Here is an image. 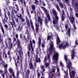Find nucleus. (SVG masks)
<instances>
[{
  "label": "nucleus",
  "mask_w": 78,
  "mask_h": 78,
  "mask_svg": "<svg viewBox=\"0 0 78 78\" xmlns=\"http://www.w3.org/2000/svg\"><path fill=\"white\" fill-rule=\"evenodd\" d=\"M65 60L66 62V67L68 69L69 68V75L71 78H74V76L75 75V72L74 71H72L71 73H70V68L72 67V63L68 59H67V56L66 55H65L64 56Z\"/></svg>",
  "instance_id": "nucleus-1"
},
{
  "label": "nucleus",
  "mask_w": 78,
  "mask_h": 78,
  "mask_svg": "<svg viewBox=\"0 0 78 78\" xmlns=\"http://www.w3.org/2000/svg\"><path fill=\"white\" fill-rule=\"evenodd\" d=\"M69 11H70V14L71 17H70V16L68 15V17L69 19L71 24H72L73 28H74V30H76L77 29V28H76V26L75 25V17L73 16V15L72 14V13L73 12L72 9L70 8L69 9Z\"/></svg>",
  "instance_id": "nucleus-2"
},
{
  "label": "nucleus",
  "mask_w": 78,
  "mask_h": 78,
  "mask_svg": "<svg viewBox=\"0 0 78 78\" xmlns=\"http://www.w3.org/2000/svg\"><path fill=\"white\" fill-rule=\"evenodd\" d=\"M11 15L12 16V17H11V19L12 21L10 22V23L13 29V31H14V28L13 25L15 27H16L17 26V25H16V22H15V20H14V17H16V15H15V14H14V13L13 12V11H12Z\"/></svg>",
  "instance_id": "nucleus-3"
},
{
  "label": "nucleus",
  "mask_w": 78,
  "mask_h": 78,
  "mask_svg": "<svg viewBox=\"0 0 78 78\" xmlns=\"http://www.w3.org/2000/svg\"><path fill=\"white\" fill-rule=\"evenodd\" d=\"M43 8L44 10V11H45V14L46 15L48 19V20H47V19H46V21H45V24L47 25V24L48 22L49 21V20H50V15L48 13L49 12L47 10L45 7H43Z\"/></svg>",
  "instance_id": "nucleus-4"
},
{
  "label": "nucleus",
  "mask_w": 78,
  "mask_h": 78,
  "mask_svg": "<svg viewBox=\"0 0 78 78\" xmlns=\"http://www.w3.org/2000/svg\"><path fill=\"white\" fill-rule=\"evenodd\" d=\"M35 31L34 30L33 32L35 35V37H36V35L37 33H39V23H37L36 22H36L35 23Z\"/></svg>",
  "instance_id": "nucleus-5"
},
{
  "label": "nucleus",
  "mask_w": 78,
  "mask_h": 78,
  "mask_svg": "<svg viewBox=\"0 0 78 78\" xmlns=\"http://www.w3.org/2000/svg\"><path fill=\"white\" fill-rule=\"evenodd\" d=\"M49 44L50 46L49 48L47 49V51H49V53H51L52 51H54L55 48L53 46V42L52 41H50Z\"/></svg>",
  "instance_id": "nucleus-6"
},
{
  "label": "nucleus",
  "mask_w": 78,
  "mask_h": 78,
  "mask_svg": "<svg viewBox=\"0 0 78 78\" xmlns=\"http://www.w3.org/2000/svg\"><path fill=\"white\" fill-rule=\"evenodd\" d=\"M58 56L59 54L57 52L55 51L54 55L53 56V58L55 61L53 62V63H55V64H58Z\"/></svg>",
  "instance_id": "nucleus-7"
},
{
  "label": "nucleus",
  "mask_w": 78,
  "mask_h": 78,
  "mask_svg": "<svg viewBox=\"0 0 78 78\" xmlns=\"http://www.w3.org/2000/svg\"><path fill=\"white\" fill-rule=\"evenodd\" d=\"M68 45H69L68 42H64L63 43L59 45V48H62L64 49L66 48V46H68Z\"/></svg>",
  "instance_id": "nucleus-8"
},
{
  "label": "nucleus",
  "mask_w": 78,
  "mask_h": 78,
  "mask_svg": "<svg viewBox=\"0 0 78 78\" xmlns=\"http://www.w3.org/2000/svg\"><path fill=\"white\" fill-rule=\"evenodd\" d=\"M8 70L10 73H11L12 75L13 76V78H16V76H15V73H14V69L11 67H9L8 69Z\"/></svg>",
  "instance_id": "nucleus-9"
},
{
  "label": "nucleus",
  "mask_w": 78,
  "mask_h": 78,
  "mask_svg": "<svg viewBox=\"0 0 78 78\" xmlns=\"http://www.w3.org/2000/svg\"><path fill=\"white\" fill-rule=\"evenodd\" d=\"M32 61V59L30 58L29 63L30 69V70L32 69V70H34V66H33V64Z\"/></svg>",
  "instance_id": "nucleus-10"
},
{
  "label": "nucleus",
  "mask_w": 78,
  "mask_h": 78,
  "mask_svg": "<svg viewBox=\"0 0 78 78\" xmlns=\"http://www.w3.org/2000/svg\"><path fill=\"white\" fill-rule=\"evenodd\" d=\"M56 67L57 68V72L56 73V75L57 76L59 77V76H61V75L60 73V69L59 68V67H58V65H56Z\"/></svg>",
  "instance_id": "nucleus-11"
},
{
  "label": "nucleus",
  "mask_w": 78,
  "mask_h": 78,
  "mask_svg": "<svg viewBox=\"0 0 78 78\" xmlns=\"http://www.w3.org/2000/svg\"><path fill=\"white\" fill-rule=\"evenodd\" d=\"M38 22L39 23L40 27L42 28L43 21L42 20V19L39 16H38Z\"/></svg>",
  "instance_id": "nucleus-12"
},
{
  "label": "nucleus",
  "mask_w": 78,
  "mask_h": 78,
  "mask_svg": "<svg viewBox=\"0 0 78 78\" xmlns=\"http://www.w3.org/2000/svg\"><path fill=\"white\" fill-rule=\"evenodd\" d=\"M18 34H16L15 35V37H16V38H17V44H18V47L19 48H20V41L18 39Z\"/></svg>",
  "instance_id": "nucleus-13"
},
{
  "label": "nucleus",
  "mask_w": 78,
  "mask_h": 78,
  "mask_svg": "<svg viewBox=\"0 0 78 78\" xmlns=\"http://www.w3.org/2000/svg\"><path fill=\"white\" fill-rule=\"evenodd\" d=\"M76 47V45H74V48H73V50H72V54L71 55V59H73L74 58V56H75V53H74L75 51V48Z\"/></svg>",
  "instance_id": "nucleus-14"
},
{
  "label": "nucleus",
  "mask_w": 78,
  "mask_h": 78,
  "mask_svg": "<svg viewBox=\"0 0 78 78\" xmlns=\"http://www.w3.org/2000/svg\"><path fill=\"white\" fill-rule=\"evenodd\" d=\"M52 22L53 24H54V25H58V21L56 20L55 18L53 17H52Z\"/></svg>",
  "instance_id": "nucleus-15"
},
{
  "label": "nucleus",
  "mask_w": 78,
  "mask_h": 78,
  "mask_svg": "<svg viewBox=\"0 0 78 78\" xmlns=\"http://www.w3.org/2000/svg\"><path fill=\"white\" fill-rule=\"evenodd\" d=\"M52 11L53 14L54 16H58L57 12H56V10H55V9H52Z\"/></svg>",
  "instance_id": "nucleus-16"
},
{
  "label": "nucleus",
  "mask_w": 78,
  "mask_h": 78,
  "mask_svg": "<svg viewBox=\"0 0 78 78\" xmlns=\"http://www.w3.org/2000/svg\"><path fill=\"white\" fill-rule=\"evenodd\" d=\"M0 24H1V25L0 26V27L1 29V31L2 32L3 34H5V30H4V29H3V26H2V23H1V22H0Z\"/></svg>",
  "instance_id": "nucleus-17"
},
{
  "label": "nucleus",
  "mask_w": 78,
  "mask_h": 78,
  "mask_svg": "<svg viewBox=\"0 0 78 78\" xmlns=\"http://www.w3.org/2000/svg\"><path fill=\"white\" fill-rule=\"evenodd\" d=\"M36 62H41V59L40 58H37L38 55H36Z\"/></svg>",
  "instance_id": "nucleus-18"
},
{
  "label": "nucleus",
  "mask_w": 78,
  "mask_h": 78,
  "mask_svg": "<svg viewBox=\"0 0 78 78\" xmlns=\"http://www.w3.org/2000/svg\"><path fill=\"white\" fill-rule=\"evenodd\" d=\"M18 17H19L20 19V20L22 21L23 22H25V19L23 18H22V14H20L19 16H17Z\"/></svg>",
  "instance_id": "nucleus-19"
},
{
  "label": "nucleus",
  "mask_w": 78,
  "mask_h": 78,
  "mask_svg": "<svg viewBox=\"0 0 78 78\" xmlns=\"http://www.w3.org/2000/svg\"><path fill=\"white\" fill-rule=\"evenodd\" d=\"M56 42H57V45H58V44L61 42V41L60 39H59V37H57V39L56 40Z\"/></svg>",
  "instance_id": "nucleus-20"
},
{
  "label": "nucleus",
  "mask_w": 78,
  "mask_h": 78,
  "mask_svg": "<svg viewBox=\"0 0 78 78\" xmlns=\"http://www.w3.org/2000/svg\"><path fill=\"white\" fill-rule=\"evenodd\" d=\"M2 64L4 69L8 68V64H5L4 62H2Z\"/></svg>",
  "instance_id": "nucleus-21"
},
{
  "label": "nucleus",
  "mask_w": 78,
  "mask_h": 78,
  "mask_svg": "<svg viewBox=\"0 0 78 78\" xmlns=\"http://www.w3.org/2000/svg\"><path fill=\"white\" fill-rule=\"evenodd\" d=\"M52 69L51 70V72H55V70H56V67L55 66H53L52 67Z\"/></svg>",
  "instance_id": "nucleus-22"
},
{
  "label": "nucleus",
  "mask_w": 78,
  "mask_h": 78,
  "mask_svg": "<svg viewBox=\"0 0 78 78\" xmlns=\"http://www.w3.org/2000/svg\"><path fill=\"white\" fill-rule=\"evenodd\" d=\"M8 20L5 19V18H4L3 20L2 19V24H5V22H8Z\"/></svg>",
  "instance_id": "nucleus-23"
},
{
  "label": "nucleus",
  "mask_w": 78,
  "mask_h": 78,
  "mask_svg": "<svg viewBox=\"0 0 78 78\" xmlns=\"http://www.w3.org/2000/svg\"><path fill=\"white\" fill-rule=\"evenodd\" d=\"M30 73V70L28 69L27 70V72L26 73V75L27 76V77H28L29 76Z\"/></svg>",
  "instance_id": "nucleus-24"
},
{
  "label": "nucleus",
  "mask_w": 78,
  "mask_h": 78,
  "mask_svg": "<svg viewBox=\"0 0 78 78\" xmlns=\"http://www.w3.org/2000/svg\"><path fill=\"white\" fill-rule=\"evenodd\" d=\"M30 22L31 27H32V28L33 30H34V26H33V22H32V20L31 19L30 20Z\"/></svg>",
  "instance_id": "nucleus-25"
},
{
  "label": "nucleus",
  "mask_w": 78,
  "mask_h": 78,
  "mask_svg": "<svg viewBox=\"0 0 78 78\" xmlns=\"http://www.w3.org/2000/svg\"><path fill=\"white\" fill-rule=\"evenodd\" d=\"M7 15L9 18V20H11V16L10 15V12L8 11V12H7Z\"/></svg>",
  "instance_id": "nucleus-26"
},
{
  "label": "nucleus",
  "mask_w": 78,
  "mask_h": 78,
  "mask_svg": "<svg viewBox=\"0 0 78 78\" xmlns=\"http://www.w3.org/2000/svg\"><path fill=\"white\" fill-rule=\"evenodd\" d=\"M38 46L41 47V37H39L38 40Z\"/></svg>",
  "instance_id": "nucleus-27"
},
{
  "label": "nucleus",
  "mask_w": 78,
  "mask_h": 78,
  "mask_svg": "<svg viewBox=\"0 0 78 78\" xmlns=\"http://www.w3.org/2000/svg\"><path fill=\"white\" fill-rule=\"evenodd\" d=\"M16 22L18 23V24H19V18H17V17H14V18Z\"/></svg>",
  "instance_id": "nucleus-28"
},
{
  "label": "nucleus",
  "mask_w": 78,
  "mask_h": 78,
  "mask_svg": "<svg viewBox=\"0 0 78 78\" xmlns=\"http://www.w3.org/2000/svg\"><path fill=\"white\" fill-rule=\"evenodd\" d=\"M55 7L57 9V11H58L59 12H60V8H59V5L58 4H56L55 5Z\"/></svg>",
  "instance_id": "nucleus-29"
},
{
  "label": "nucleus",
  "mask_w": 78,
  "mask_h": 78,
  "mask_svg": "<svg viewBox=\"0 0 78 78\" xmlns=\"http://www.w3.org/2000/svg\"><path fill=\"white\" fill-rule=\"evenodd\" d=\"M58 4H59V5L61 8H64V5H63V4L62 3L60 2H58Z\"/></svg>",
  "instance_id": "nucleus-30"
},
{
  "label": "nucleus",
  "mask_w": 78,
  "mask_h": 78,
  "mask_svg": "<svg viewBox=\"0 0 78 78\" xmlns=\"http://www.w3.org/2000/svg\"><path fill=\"white\" fill-rule=\"evenodd\" d=\"M45 66L46 67H49V66L50 65V63L49 62H45L44 63Z\"/></svg>",
  "instance_id": "nucleus-31"
},
{
  "label": "nucleus",
  "mask_w": 78,
  "mask_h": 78,
  "mask_svg": "<svg viewBox=\"0 0 78 78\" xmlns=\"http://www.w3.org/2000/svg\"><path fill=\"white\" fill-rule=\"evenodd\" d=\"M13 11L16 14V16H17H17H18V14H17V13H18V11H17L16 10L14 9L13 10Z\"/></svg>",
  "instance_id": "nucleus-32"
},
{
  "label": "nucleus",
  "mask_w": 78,
  "mask_h": 78,
  "mask_svg": "<svg viewBox=\"0 0 78 78\" xmlns=\"http://www.w3.org/2000/svg\"><path fill=\"white\" fill-rule=\"evenodd\" d=\"M21 11L22 12V14L23 15V13H24V12L25 11V9H23V7H21Z\"/></svg>",
  "instance_id": "nucleus-33"
},
{
  "label": "nucleus",
  "mask_w": 78,
  "mask_h": 78,
  "mask_svg": "<svg viewBox=\"0 0 78 78\" xmlns=\"http://www.w3.org/2000/svg\"><path fill=\"white\" fill-rule=\"evenodd\" d=\"M41 69H42V72H45V69L44 68H45V67L44 66H41Z\"/></svg>",
  "instance_id": "nucleus-34"
},
{
  "label": "nucleus",
  "mask_w": 78,
  "mask_h": 78,
  "mask_svg": "<svg viewBox=\"0 0 78 78\" xmlns=\"http://www.w3.org/2000/svg\"><path fill=\"white\" fill-rule=\"evenodd\" d=\"M0 42H3V37L0 33Z\"/></svg>",
  "instance_id": "nucleus-35"
},
{
  "label": "nucleus",
  "mask_w": 78,
  "mask_h": 78,
  "mask_svg": "<svg viewBox=\"0 0 78 78\" xmlns=\"http://www.w3.org/2000/svg\"><path fill=\"white\" fill-rule=\"evenodd\" d=\"M65 76H64L65 78H69V76H68V75L67 74V72H65Z\"/></svg>",
  "instance_id": "nucleus-36"
},
{
  "label": "nucleus",
  "mask_w": 78,
  "mask_h": 78,
  "mask_svg": "<svg viewBox=\"0 0 78 78\" xmlns=\"http://www.w3.org/2000/svg\"><path fill=\"white\" fill-rule=\"evenodd\" d=\"M22 30V26H20L18 27V30L19 31H21V30Z\"/></svg>",
  "instance_id": "nucleus-37"
},
{
  "label": "nucleus",
  "mask_w": 78,
  "mask_h": 78,
  "mask_svg": "<svg viewBox=\"0 0 78 78\" xmlns=\"http://www.w3.org/2000/svg\"><path fill=\"white\" fill-rule=\"evenodd\" d=\"M50 55H49V54H48V56L47 59H49L48 60L49 63H50L51 60H50Z\"/></svg>",
  "instance_id": "nucleus-38"
},
{
  "label": "nucleus",
  "mask_w": 78,
  "mask_h": 78,
  "mask_svg": "<svg viewBox=\"0 0 78 78\" xmlns=\"http://www.w3.org/2000/svg\"><path fill=\"white\" fill-rule=\"evenodd\" d=\"M54 27H55V28L56 29V30H58V29H59V26H58V25H54Z\"/></svg>",
  "instance_id": "nucleus-39"
},
{
  "label": "nucleus",
  "mask_w": 78,
  "mask_h": 78,
  "mask_svg": "<svg viewBox=\"0 0 78 78\" xmlns=\"http://www.w3.org/2000/svg\"><path fill=\"white\" fill-rule=\"evenodd\" d=\"M4 19H7L8 20V17L7 16V15H6V13H5V14H4Z\"/></svg>",
  "instance_id": "nucleus-40"
},
{
  "label": "nucleus",
  "mask_w": 78,
  "mask_h": 78,
  "mask_svg": "<svg viewBox=\"0 0 78 78\" xmlns=\"http://www.w3.org/2000/svg\"><path fill=\"white\" fill-rule=\"evenodd\" d=\"M7 40L8 41V42L9 43V44H11V39L10 38H9Z\"/></svg>",
  "instance_id": "nucleus-41"
},
{
  "label": "nucleus",
  "mask_w": 78,
  "mask_h": 78,
  "mask_svg": "<svg viewBox=\"0 0 78 78\" xmlns=\"http://www.w3.org/2000/svg\"><path fill=\"white\" fill-rule=\"evenodd\" d=\"M68 33L69 34V37H70V28H69L68 30Z\"/></svg>",
  "instance_id": "nucleus-42"
},
{
  "label": "nucleus",
  "mask_w": 78,
  "mask_h": 78,
  "mask_svg": "<svg viewBox=\"0 0 78 78\" xmlns=\"http://www.w3.org/2000/svg\"><path fill=\"white\" fill-rule=\"evenodd\" d=\"M55 20L57 21H58L59 19V17L58 16V15L55 16Z\"/></svg>",
  "instance_id": "nucleus-43"
},
{
  "label": "nucleus",
  "mask_w": 78,
  "mask_h": 78,
  "mask_svg": "<svg viewBox=\"0 0 78 78\" xmlns=\"http://www.w3.org/2000/svg\"><path fill=\"white\" fill-rule=\"evenodd\" d=\"M64 19H65V17L64 16H63V15H62V17H61V20L62 21H64Z\"/></svg>",
  "instance_id": "nucleus-44"
},
{
  "label": "nucleus",
  "mask_w": 78,
  "mask_h": 78,
  "mask_svg": "<svg viewBox=\"0 0 78 78\" xmlns=\"http://www.w3.org/2000/svg\"><path fill=\"white\" fill-rule=\"evenodd\" d=\"M48 36H51V37H53V34L51 32H49V33L48 34Z\"/></svg>",
  "instance_id": "nucleus-45"
},
{
  "label": "nucleus",
  "mask_w": 78,
  "mask_h": 78,
  "mask_svg": "<svg viewBox=\"0 0 78 78\" xmlns=\"http://www.w3.org/2000/svg\"><path fill=\"white\" fill-rule=\"evenodd\" d=\"M27 34L28 37V35H29V31H28V29H27L26 31V32L25 34Z\"/></svg>",
  "instance_id": "nucleus-46"
},
{
  "label": "nucleus",
  "mask_w": 78,
  "mask_h": 78,
  "mask_svg": "<svg viewBox=\"0 0 78 78\" xmlns=\"http://www.w3.org/2000/svg\"><path fill=\"white\" fill-rule=\"evenodd\" d=\"M35 3L36 5H37L38 3L39 2V1H38L37 0H34Z\"/></svg>",
  "instance_id": "nucleus-47"
},
{
  "label": "nucleus",
  "mask_w": 78,
  "mask_h": 78,
  "mask_svg": "<svg viewBox=\"0 0 78 78\" xmlns=\"http://www.w3.org/2000/svg\"><path fill=\"white\" fill-rule=\"evenodd\" d=\"M19 73H20L18 71H17L16 78H18V77L19 76Z\"/></svg>",
  "instance_id": "nucleus-48"
},
{
  "label": "nucleus",
  "mask_w": 78,
  "mask_h": 78,
  "mask_svg": "<svg viewBox=\"0 0 78 78\" xmlns=\"http://www.w3.org/2000/svg\"><path fill=\"white\" fill-rule=\"evenodd\" d=\"M60 64L62 67H64V65H63V64H62V61H60Z\"/></svg>",
  "instance_id": "nucleus-49"
},
{
  "label": "nucleus",
  "mask_w": 78,
  "mask_h": 78,
  "mask_svg": "<svg viewBox=\"0 0 78 78\" xmlns=\"http://www.w3.org/2000/svg\"><path fill=\"white\" fill-rule=\"evenodd\" d=\"M15 65H16V69L17 71H18V67H17V64H16V62L15 61Z\"/></svg>",
  "instance_id": "nucleus-50"
},
{
  "label": "nucleus",
  "mask_w": 78,
  "mask_h": 78,
  "mask_svg": "<svg viewBox=\"0 0 78 78\" xmlns=\"http://www.w3.org/2000/svg\"><path fill=\"white\" fill-rule=\"evenodd\" d=\"M15 65H16V69L17 71H18V67H17V64H16V62L15 61Z\"/></svg>",
  "instance_id": "nucleus-51"
},
{
  "label": "nucleus",
  "mask_w": 78,
  "mask_h": 78,
  "mask_svg": "<svg viewBox=\"0 0 78 78\" xmlns=\"http://www.w3.org/2000/svg\"><path fill=\"white\" fill-rule=\"evenodd\" d=\"M53 38V37H51V36H48L47 39H48V40H49V39H50L51 38Z\"/></svg>",
  "instance_id": "nucleus-52"
},
{
  "label": "nucleus",
  "mask_w": 78,
  "mask_h": 78,
  "mask_svg": "<svg viewBox=\"0 0 78 78\" xmlns=\"http://www.w3.org/2000/svg\"><path fill=\"white\" fill-rule=\"evenodd\" d=\"M46 61H47V56H46L45 57L44 59V62L45 63V62H46Z\"/></svg>",
  "instance_id": "nucleus-53"
},
{
  "label": "nucleus",
  "mask_w": 78,
  "mask_h": 78,
  "mask_svg": "<svg viewBox=\"0 0 78 78\" xmlns=\"http://www.w3.org/2000/svg\"><path fill=\"white\" fill-rule=\"evenodd\" d=\"M3 25H5L4 27L5 28H8V26L5 23V24H3Z\"/></svg>",
  "instance_id": "nucleus-54"
},
{
  "label": "nucleus",
  "mask_w": 78,
  "mask_h": 78,
  "mask_svg": "<svg viewBox=\"0 0 78 78\" xmlns=\"http://www.w3.org/2000/svg\"><path fill=\"white\" fill-rule=\"evenodd\" d=\"M31 8L33 10H34L35 9V6L33 5L31 6Z\"/></svg>",
  "instance_id": "nucleus-55"
},
{
  "label": "nucleus",
  "mask_w": 78,
  "mask_h": 78,
  "mask_svg": "<svg viewBox=\"0 0 78 78\" xmlns=\"http://www.w3.org/2000/svg\"><path fill=\"white\" fill-rule=\"evenodd\" d=\"M14 39L13 40V42H16V38H15V37H13Z\"/></svg>",
  "instance_id": "nucleus-56"
},
{
  "label": "nucleus",
  "mask_w": 78,
  "mask_h": 78,
  "mask_svg": "<svg viewBox=\"0 0 78 78\" xmlns=\"http://www.w3.org/2000/svg\"><path fill=\"white\" fill-rule=\"evenodd\" d=\"M41 47H42V48H44V47H45V45L44 44H41Z\"/></svg>",
  "instance_id": "nucleus-57"
},
{
  "label": "nucleus",
  "mask_w": 78,
  "mask_h": 78,
  "mask_svg": "<svg viewBox=\"0 0 78 78\" xmlns=\"http://www.w3.org/2000/svg\"><path fill=\"white\" fill-rule=\"evenodd\" d=\"M4 69L5 73H7L8 72V71H7V68H5Z\"/></svg>",
  "instance_id": "nucleus-58"
},
{
  "label": "nucleus",
  "mask_w": 78,
  "mask_h": 78,
  "mask_svg": "<svg viewBox=\"0 0 78 78\" xmlns=\"http://www.w3.org/2000/svg\"><path fill=\"white\" fill-rule=\"evenodd\" d=\"M11 29H12V27L11 26V25H10L8 30L9 31H11Z\"/></svg>",
  "instance_id": "nucleus-59"
},
{
  "label": "nucleus",
  "mask_w": 78,
  "mask_h": 78,
  "mask_svg": "<svg viewBox=\"0 0 78 78\" xmlns=\"http://www.w3.org/2000/svg\"><path fill=\"white\" fill-rule=\"evenodd\" d=\"M27 15L30 14V11H29V10H28V9H27Z\"/></svg>",
  "instance_id": "nucleus-60"
},
{
  "label": "nucleus",
  "mask_w": 78,
  "mask_h": 78,
  "mask_svg": "<svg viewBox=\"0 0 78 78\" xmlns=\"http://www.w3.org/2000/svg\"><path fill=\"white\" fill-rule=\"evenodd\" d=\"M48 75H49L48 78H50V75H51V73L50 72V71H49L48 72Z\"/></svg>",
  "instance_id": "nucleus-61"
},
{
  "label": "nucleus",
  "mask_w": 78,
  "mask_h": 78,
  "mask_svg": "<svg viewBox=\"0 0 78 78\" xmlns=\"http://www.w3.org/2000/svg\"><path fill=\"white\" fill-rule=\"evenodd\" d=\"M69 26H68V25L67 24H66L65 25V28L66 30H67V28H68Z\"/></svg>",
  "instance_id": "nucleus-62"
},
{
  "label": "nucleus",
  "mask_w": 78,
  "mask_h": 78,
  "mask_svg": "<svg viewBox=\"0 0 78 78\" xmlns=\"http://www.w3.org/2000/svg\"><path fill=\"white\" fill-rule=\"evenodd\" d=\"M26 23H30V21H29V20L28 19H26Z\"/></svg>",
  "instance_id": "nucleus-63"
},
{
  "label": "nucleus",
  "mask_w": 78,
  "mask_h": 78,
  "mask_svg": "<svg viewBox=\"0 0 78 78\" xmlns=\"http://www.w3.org/2000/svg\"><path fill=\"white\" fill-rule=\"evenodd\" d=\"M76 17L77 18L78 17V14L77 13H76L75 14Z\"/></svg>",
  "instance_id": "nucleus-64"
}]
</instances>
